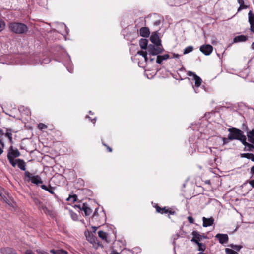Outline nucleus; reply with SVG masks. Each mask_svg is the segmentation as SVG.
Here are the masks:
<instances>
[{"instance_id":"nucleus-1","label":"nucleus","mask_w":254,"mask_h":254,"mask_svg":"<svg viewBox=\"0 0 254 254\" xmlns=\"http://www.w3.org/2000/svg\"><path fill=\"white\" fill-rule=\"evenodd\" d=\"M228 131L229 132V139L230 140H238L242 143L244 141L245 139H247V137L244 134L243 132L238 128L232 127L229 128Z\"/></svg>"},{"instance_id":"nucleus-2","label":"nucleus","mask_w":254,"mask_h":254,"mask_svg":"<svg viewBox=\"0 0 254 254\" xmlns=\"http://www.w3.org/2000/svg\"><path fill=\"white\" fill-rule=\"evenodd\" d=\"M9 27L12 32L16 34H22L26 33L28 31L27 26L22 23H11L9 24Z\"/></svg>"},{"instance_id":"nucleus-3","label":"nucleus","mask_w":254,"mask_h":254,"mask_svg":"<svg viewBox=\"0 0 254 254\" xmlns=\"http://www.w3.org/2000/svg\"><path fill=\"white\" fill-rule=\"evenodd\" d=\"M20 152L17 148L14 149L12 146L10 147L7 154V159L13 167H15L16 165L14 158L20 156Z\"/></svg>"},{"instance_id":"nucleus-4","label":"nucleus","mask_w":254,"mask_h":254,"mask_svg":"<svg viewBox=\"0 0 254 254\" xmlns=\"http://www.w3.org/2000/svg\"><path fill=\"white\" fill-rule=\"evenodd\" d=\"M24 179L28 182L31 181L33 184L36 185L43 183V181L39 175L33 176L29 171L25 172Z\"/></svg>"},{"instance_id":"nucleus-5","label":"nucleus","mask_w":254,"mask_h":254,"mask_svg":"<svg viewBox=\"0 0 254 254\" xmlns=\"http://www.w3.org/2000/svg\"><path fill=\"white\" fill-rule=\"evenodd\" d=\"M164 50L162 46H159L157 44H149L148 47L147 51L150 55H158L163 52Z\"/></svg>"},{"instance_id":"nucleus-6","label":"nucleus","mask_w":254,"mask_h":254,"mask_svg":"<svg viewBox=\"0 0 254 254\" xmlns=\"http://www.w3.org/2000/svg\"><path fill=\"white\" fill-rule=\"evenodd\" d=\"M200 51L205 55H209L213 51V47L209 44L203 45L200 47Z\"/></svg>"},{"instance_id":"nucleus-7","label":"nucleus","mask_w":254,"mask_h":254,"mask_svg":"<svg viewBox=\"0 0 254 254\" xmlns=\"http://www.w3.org/2000/svg\"><path fill=\"white\" fill-rule=\"evenodd\" d=\"M187 75L189 76H193L194 80H195V86L196 87H199L202 83V79L198 76L195 73L189 71L187 72Z\"/></svg>"},{"instance_id":"nucleus-8","label":"nucleus","mask_w":254,"mask_h":254,"mask_svg":"<svg viewBox=\"0 0 254 254\" xmlns=\"http://www.w3.org/2000/svg\"><path fill=\"white\" fill-rule=\"evenodd\" d=\"M192 235L193 237L191 239V241L195 243H197V242L201 241L202 238L204 239L207 238V236L201 235L198 232L195 231L192 232Z\"/></svg>"},{"instance_id":"nucleus-9","label":"nucleus","mask_w":254,"mask_h":254,"mask_svg":"<svg viewBox=\"0 0 254 254\" xmlns=\"http://www.w3.org/2000/svg\"><path fill=\"white\" fill-rule=\"evenodd\" d=\"M1 254H17L16 251L10 247H3L0 249Z\"/></svg>"},{"instance_id":"nucleus-10","label":"nucleus","mask_w":254,"mask_h":254,"mask_svg":"<svg viewBox=\"0 0 254 254\" xmlns=\"http://www.w3.org/2000/svg\"><path fill=\"white\" fill-rule=\"evenodd\" d=\"M215 237L218 239L219 243L221 244L227 243L228 241V236L227 234L218 233Z\"/></svg>"},{"instance_id":"nucleus-11","label":"nucleus","mask_w":254,"mask_h":254,"mask_svg":"<svg viewBox=\"0 0 254 254\" xmlns=\"http://www.w3.org/2000/svg\"><path fill=\"white\" fill-rule=\"evenodd\" d=\"M150 40L153 44H157L161 46V40L158 35L156 33L152 34L150 36Z\"/></svg>"},{"instance_id":"nucleus-12","label":"nucleus","mask_w":254,"mask_h":254,"mask_svg":"<svg viewBox=\"0 0 254 254\" xmlns=\"http://www.w3.org/2000/svg\"><path fill=\"white\" fill-rule=\"evenodd\" d=\"M203 220V226L204 227H206L208 226H210L213 225L214 223V219L212 217L207 218L205 217H203L202 218Z\"/></svg>"},{"instance_id":"nucleus-13","label":"nucleus","mask_w":254,"mask_h":254,"mask_svg":"<svg viewBox=\"0 0 254 254\" xmlns=\"http://www.w3.org/2000/svg\"><path fill=\"white\" fill-rule=\"evenodd\" d=\"M242 144L245 146L244 150L247 151H254V145L252 143H249L247 142V139H245Z\"/></svg>"},{"instance_id":"nucleus-14","label":"nucleus","mask_w":254,"mask_h":254,"mask_svg":"<svg viewBox=\"0 0 254 254\" xmlns=\"http://www.w3.org/2000/svg\"><path fill=\"white\" fill-rule=\"evenodd\" d=\"M16 165H17L18 168L21 170L25 171L26 170V164L25 162L21 159H15Z\"/></svg>"},{"instance_id":"nucleus-15","label":"nucleus","mask_w":254,"mask_h":254,"mask_svg":"<svg viewBox=\"0 0 254 254\" xmlns=\"http://www.w3.org/2000/svg\"><path fill=\"white\" fill-rule=\"evenodd\" d=\"M140 34L142 37H148L150 35V31L148 27H142L139 30Z\"/></svg>"},{"instance_id":"nucleus-16","label":"nucleus","mask_w":254,"mask_h":254,"mask_svg":"<svg viewBox=\"0 0 254 254\" xmlns=\"http://www.w3.org/2000/svg\"><path fill=\"white\" fill-rule=\"evenodd\" d=\"M247 137L248 141L254 144V129L247 132Z\"/></svg>"},{"instance_id":"nucleus-17","label":"nucleus","mask_w":254,"mask_h":254,"mask_svg":"<svg viewBox=\"0 0 254 254\" xmlns=\"http://www.w3.org/2000/svg\"><path fill=\"white\" fill-rule=\"evenodd\" d=\"M248 39V37L243 35L236 36L234 38V42H245Z\"/></svg>"},{"instance_id":"nucleus-18","label":"nucleus","mask_w":254,"mask_h":254,"mask_svg":"<svg viewBox=\"0 0 254 254\" xmlns=\"http://www.w3.org/2000/svg\"><path fill=\"white\" fill-rule=\"evenodd\" d=\"M148 40L146 39H141L139 41V45L142 49H148Z\"/></svg>"},{"instance_id":"nucleus-19","label":"nucleus","mask_w":254,"mask_h":254,"mask_svg":"<svg viewBox=\"0 0 254 254\" xmlns=\"http://www.w3.org/2000/svg\"><path fill=\"white\" fill-rule=\"evenodd\" d=\"M249 22L250 24V27L254 26V14L251 11H250L248 13Z\"/></svg>"},{"instance_id":"nucleus-20","label":"nucleus","mask_w":254,"mask_h":254,"mask_svg":"<svg viewBox=\"0 0 254 254\" xmlns=\"http://www.w3.org/2000/svg\"><path fill=\"white\" fill-rule=\"evenodd\" d=\"M50 252L53 254H68L67 251L60 249V250H50Z\"/></svg>"},{"instance_id":"nucleus-21","label":"nucleus","mask_w":254,"mask_h":254,"mask_svg":"<svg viewBox=\"0 0 254 254\" xmlns=\"http://www.w3.org/2000/svg\"><path fill=\"white\" fill-rule=\"evenodd\" d=\"M98 236L103 240L107 242V234L103 231H99L98 232Z\"/></svg>"},{"instance_id":"nucleus-22","label":"nucleus","mask_w":254,"mask_h":254,"mask_svg":"<svg viewBox=\"0 0 254 254\" xmlns=\"http://www.w3.org/2000/svg\"><path fill=\"white\" fill-rule=\"evenodd\" d=\"M155 208H156V210L157 212L158 213H161V214H163V213L166 214V213H168L169 212V209H166L165 207L164 208H161L159 206L156 205Z\"/></svg>"},{"instance_id":"nucleus-23","label":"nucleus","mask_w":254,"mask_h":254,"mask_svg":"<svg viewBox=\"0 0 254 254\" xmlns=\"http://www.w3.org/2000/svg\"><path fill=\"white\" fill-rule=\"evenodd\" d=\"M4 135L8 138L10 142L11 143H13L11 130L10 129H6Z\"/></svg>"},{"instance_id":"nucleus-24","label":"nucleus","mask_w":254,"mask_h":254,"mask_svg":"<svg viewBox=\"0 0 254 254\" xmlns=\"http://www.w3.org/2000/svg\"><path fill=\"white\" fill-rule=\"evenodd\" d=\"M195 243L197 244L198 246L199 251H204L205 250L206 246L205 245V244L201 243H199V242H197V243Z\"/></svg>"},{"instance_id":"nucleus-25","label":"nucleus","mask_w":254,"mask_h":254,"mask_svg":"<svg viewBox=\"0 0 254 254\" xmlns=\"http://www.w3.org/2000/svg\"><path fill=\"white\" fill-rule=\"evenodd\" d=\"M193 50V47L191 46L187 47L184 50L183 54H187L191 52Z\"/></svg>"},{"instance_id":"nucleus-26","label":"nucleus","mask_w":254,"mask_h":254,"mask_svg":"<svg viewBox=\"0 0 254 254\" xmlns=\"http://www.w3.org/2000/svg\"><path fill=\"white\" fill-rule=\"evenodd\" d=\"M137 54L142 55L144 58L145 62L147 61V52L146 51H139L137 52Z\"/></svg>"},{"instance_id":"nucleus-27","label":"nucleus","mask_w":254,"mask_h":254,"mask_svg":"<svg viewBox=\"0 0 254 254\" xmlns=\"http://www.w3.org/2000/svg\"><path fill=\"white\" fill-rule=\"evenodd\" d=\"M253 154L252 153H243L241 154V157L246 158L249 159H251L252 160V158H253Z\"/></svg>"},{"instance_id":"nucleus-28","label":"nucleus","mask_w":254,"mask_h":254,"mask_svg":"<svg viewBox=\"0 0 254 254\" xmlns=\"http://www.w3.org/2000/svg\"><path fill=\"white\" fill-rule=\"evenodd\" d=\"M225 252L226 254H239L235 251L229 248H226Z\"/></svg>"},{"instance_id":"nucleus-29","label":"nucleus","mask_w":254,"mask_h":254,"mask_svg":"<svg viewBox=\"0 0 254 254\" xmlns=\"http://www.w3.org/2000/svg\"><path fill=\"white\" fill-rule=\"evenodd\" d=\"M230 246L233 249L239 251L243 247L242 245H237L235 244H231Z\"/></svg>"},{"instance_id":"nucleus-30","label":"nucleus","mask_w":254,"mask_h":254,"mask_svg":"<svg viewBox=\"0 0 254 254\" xmlns=\"http://www.w3.org/2000/svg\"><path fill=\"white\" fill-rule=\"evenodd\" d=\"M5 27V23L3 20L0 19V32L2 31Z\"/></svg>"},{"instance_id":"nucleus-31","label":"nucleus","mask_w":254,"mask_h":254,"mask_svg":"<svg viewBox=\"0 0 254 254\" xmlns=\"http://www.w3.org/2000/svg\"><path fill=\"white\" fill-rule=\"evenodd\" d=\"M77 199V196L76 195H73L72 196H69V197L67 199V200L75 202L76 201Z\"/></svg>"},{"instance_id":"nucleus-32","label":"nucleus","mask_w":254,"mask_h":254,"mask_svg":"<svg viewBox=\"0 0 254 254\" xmlns=\"http://www.w3.org/2000/svg\"><path fill=\"white\" fill-rule=\"evenodd\" d=\"M84 212L85 216H89L91 214L92 210L91 208L87 207Z\"/></svg>"},{"instance_id":"nucleus-33","label":"nucleus","mask_w":254,"mask_h":254,"mask_svg":"<svg viewBox=\"0 0 254 254\" xmlns=\"http://www.w3.org/2000/svg\"><path fill=\"white\" fill-rule=\"evenodd\" d=\"M34 202L35 204L38 207H40L41 205L42 204V203L37 198L34 199Z\"/></svg>"},{"instance_id":"nucleus-34","label":"nucleus","mask_w":254,"mask_h":254,"mask_svg":"<svg viewBox=\"0 0 254 254\" xmlns=\"http://www.w3.org/2000/svg\"><path fill=\"white\" fill-rule=\"evenodd\" d=\"M38 127L39 129L42 130V129L47 128V127L46 125H45L43 123H40L38 125Z\"/></svg>"},{"instance_id":"nucleus-35","label":"nucleus","mask_w":254,"mask_h":254,"mask_svg":"<svg viewBox=\"0 0 254 254\" xmlns=\"http://www.w3.org/2000/svg\"><path fill=\"white\" fill-rule=\"evenodd\" d=\"M160 57L162 58V60H165L170 58V56L169 54H166L163 55H159Z\"/></svg>"},{"instance_id":"nucleus-36","label":"nucleus","mask_w":254,"mask_h":254,"mask_svg":"<svg viewBox=\"0 0 254 254\" xmlns=\"http://www.w3.org/2000/svg\"><path fill=\"white\" fill-rule=\"evenodd\" d=\"M38 208L39 209L43 210L45 213L48 211L47 207L43 203L41 205V207Z\"/></svg>"},{"instance_id":"nucleus-37","label":"nucleus","mask_w":254,"mask_h":254,"mask_svg":"<svg viewBox=\"0 0 254 254\" xmlns=\"http://www.w3.org/2000/svg\"><path fill=\"white\" fill-rule=\"evenodd\" d=\"M54 188L50 186L48 188V190H47V191L50 192L52 194H55L54 191H53Z\"/></svg>"},{"instance_id":"nucleus-38","label":"nucleus","mask_w":254,"mask_h":254,"mask_svg":"<svg viewBox=\"0 0 254 254\" xmlns=\"http://www.w3.org/2000/svg\"><path fill=\"white\" fill-rule=\"evenodd\" d=\"M229 140H230V139H229V135H228L227 138H223V144L225 145L227 144L229 142Z\"/></svg>"},{"instance_id":"nucleus-39","label":"nucleus","mask_w":254,"mask_h":254,"mask_svg":"<svg viewBox=\"0 0 254 254\" xmlns=\"http://www.w3.org/2000/svg\"><path fill=\"white\" fill-rule=\"evenodd\" d=\"M163 60L160 57L159 55H158L156 59V63L158 64H161Z\"/></svg>"},{"instance_id":"nucleus-40","label":"nucleus","mask_w":254,"mask_h":254,"mask_svg":"<svg viewBox=\"0 0 254 254\" xmlns=\"http://www.w3.org/2000/svg\"><path fill=\"white\" fill-rule=\"evenodd\" d=\"M188 220L189 222L191 224H193L194 223V220L191 216L188 217Z\"/></svg>"},{"instance_id":"nucleus-41","label":"nucleus","mask_w":254,"mask_h":254,"mask_svg":"<svg viewBox=\"0 0 254 254\" xmlns=\"http://www.w3.org/2000/svg\"><path fill=\"white\" fill-rule=\"evenodd\" d=\"M37 252L39 254H50L49 253H48L47 252H45L44 251H42V250H37Z\"/></svg>"},{"instance_id":"nucleus-42","label":"nucleus","mask_w":254,"mask_h":254,"mask_svg":"<svg viewBox=\"0 0 254 254\" xmlns=\"http://www.w3.org/2000/svg\"><path fill=\"white\" fill-rule=\"evenodd\" d=\"M250 173L251 174V178L254 176V165L251 168Z\"/></svg>"},{"instance_id":"nucleus-43","label":"nucleus","mask_w":254,"mask_h":254,"mask_svg":"<svg viewBox=\"0 0 254 254\" xmlns=\"http://www.w3.org/2000/svg\"><path fill=\"white\" fill-rule=\"evenodd\" d=\"M87 205L85 203H83L81 205L80 210L84 211L85 209L87 208Z\"/></svg>"},{"instance_id":"nucleus-44","label":"nucleus","mask_w":254,"mask_h":254,"mask_svg":"<svg viewBox=\"0 0 254 254\" xmlns=\"http://www.w3.org/2000/svg\"><path fill=\"white\" fill-rule=\"evenodd\" d=\"M102 144L104 146H105L107 147V149L108 150L109 152H111L112 151V149L110 147L108 146L107 144H105L104 142H102Z\"/></svg>"},{"instance_id":"nucleus-45","label":"nucleus","mask_w":254,"mask_h":254,"mask_svg":"<svg viewBox=\"0 0 254 254\" xmlns=\"http://www.w3.org/2000/svg\"><path fill=\"white\" fill-rule=\"evenodd\" d=\"M247 7H248V6H246V5H243V6H240V7L238 9V12L241 11L243 9H246Z\"/></svg>"},{"instance_id":"nucleus-46","label":"nucleus","mask_w":254,"mask_h":254,"mask_svg":"<svg viewBox=\"0 0 254 254\" xmlns=\"http://www.w3.org/2000/svg\"><path fill=\"white\" fill-rule=\"evenodd\" d=\"M0 144L2 147H4V143L3 141V139L1 136H0Z\"/></svg>"},{"instance_id":"nucleus-47","label":"nucleus","mask_w":254,"mask_h":254,"mask_svg":"<svg viewBox=\"0 0 254 254\" xmlns=\"http://www.w3.org/2000/svg\"><path fill=\"white\" fill-rule=\"evenodd\" d=\"M238 2L240 4V6H243L244 5V2L243 0H238Z\"/></svg>"},{"instance_id":"nucleus-48","label":"nucleus","mask_w":254,"mask_h":254,"mask_svg":"<svg viewBox=\"0 0 254 254\" xmlns=\"http://www.w3.org/2000/svg\"><path fill=\"white\" fill-rule=\"evenodd\" d=\"M25 254H35L31 250H27L25 252Z\"/></svg>"},{"instance_id":"nucleus-49","label":"nucleus","mask_w":254,"mask_h":254,"mask_svg":"<svg viewBox=\"0 0 254 254\" xmlns=\"http://www.w3.org/2000/svg\"><path fill=\"white\" fill-rule=\"evenodd\" d=\"M41 187L42 189L44 190H48V187H47V186L45 185H42L41 186Z\"/></svg>"},{"instance_id":"nucleus-50","label":"nucleus","mask_w":254,"mask_h":254,"mask_svg":"<svg viewBox=\"0 0 254 254\" xmlns=\"http://www.w3.org/2000/svg\"><path fill=\"white\" fill-rule=\"evenodd\" d=\"M249 184L251 185L252 188H254V180L250 181Z\"/></svg>"},{"instance_id":"nucleus-51","label":"nucleus","mask_w":254,"mask_h":254,"mask_svg":"<svg viewBox=\"0 0 254 254\" xmlns=\"http://www.w3.org/2000/svg\"><path fill=\"white\" fill-rule=\"evenodd\" d=\"M2 146L0 147V156L3 153V149Z\"/></svg>"},{"instance_id":"nucleus-52","label":"nucleus","mask_w":254,"mask_h":254,"mask_svg":"<svg viewBox=\"0 0 254 254\" xmlns=\"http://www.w3.org/2000/svg\"><path fill=\"white\" fill-rule=\"evenodd\" d=\"M168 213H169L171 215H173L175 213V212L174 211H171V210H169V212Z\"/></svg>"},{"instance_id":"nucleus-53","label":"nucleus","mask_w":254,"mask_h":254,"mask_svg":"<svg viewBox=\"0 0 254 254\" xmlns=\"http://www.w3.org/2000/svg\"><path fill=\"white\" fill-rule=\"evenodd\" d=\"M0 134L1 135H4L5 132H4V131H3V130H2V129H0Z\"/></svg>"},{"instance_id":"nucleus-54","label":"nucleus","mask_w":254,"mask_h":254,"mask_svg":"<svg viewBox=\"0 0 254 254\" xmlns=\"http://www.w3.org/2000/svg\"><path fill=\"white\" fill-rule=\"evenodd\" d=\"M72 217V219L73 220H76V215L75 214H74L73 215H71Z\"/></svg>"},{"instance_id":"nucleus-55","label":"nucleus","mask_w":254,"mask_h":254,"mask_svg":"<svg viewBox=\"0 0 254 254\" xmlns=\"http://www.w3.org/2000/svg\"><path fill=\"white\" fill-rule=\"evenodd\" d=\"M179 56H180V55H178V54H173V57L174 58H179Z\"/></svg>"},{"instance_id":"nucleus-56","label":"nucleus","mask_w":254,"mask_h":254,"mask_svg":"<svg viewBox=\"0 0 254 254\" xmlns=\"http://www.w3.org/2000/svg\"><path fill=\"white\" fill-rule=\"evenodd\" d=\"M81 205H80V204L75 205V207L78 208L80 210V208H81Z\"/></svg>"},{"instance_id":"nucleus-57","label":"nucleus","mask_w":254,"mask_h":254,"mask_svg":"<svg viewBox=\"0 0 254 254\" xmlns=\"http://www.w3.org/2000/svg\"><path fill=\"white\" fill-rule=\"evenodd\" d=\"M110 254H119V253L116 252L115 251H113L112 253Z\"/></svg>"},{"instance_id":"nucleus-58","label":"nucleus","mask_w":254,"mask_h":254,"mask_svg":"<svg viewBox=\"0 0 254 254\" xmlns=\"http://www.w3.org/2000/svg\"><path fill=\"white\" fill-rule=\"evenodd\" d=\"M250 30L254 33V26L250 27Z\"/></svg>"},{"instance_id":"nucleus-59","label":"nucleus","mask_w":254,"mask_h":254,"mask_svg":"<svg viewBox=\"0 0 254 254\" xmlns=\"http://www.w3.org/2000/svg\"><path fill=\"white\" fill-rule=\"evenodd\" d=\"M251 48L252 49L254 50V42H253L251 45Z\"/></svg>"},{"instance_id":"nucleus-60","label":"nucleus","mask_w":254,"mask_h":254,"mask_svg":"<svg viewBox=\"0 0 254 254\" xmlns=\"http://www.w3.org/2000/svg\"><path fill=\"white\" fill-rule=\"evenodd\" d=\"M252 157L253 158H252V161L254 162V154H253V156Z\"/></svg>"},{"instance_id":"nucleus-61","label":"nucleus","mask_w":254,"mask_h":254,"mask_svg":"<svg viewBox=\"0 0 254 254\" xmlns=\"http://www.w3.org/2000/svg\"><path fill=\"white\" fill-rule=\"evenodd\" d=\"M153 60H154V59L150 58V61H153Z\"/></svg>"},{"instance_id":"nucleus-62","label":"nucleus","mask_w":254,"mask_h":254,"mask_svg":"<svg viewBox=\"0 0 254 254\" xmlns=\"http://www.w3.org/2000/svg\"><path fill=\"white\" fill-rule=\"evenodd\" d=\"M158 23H160V22H156V24H157Z\"/></svg>"},{"instance_id":"nucleus-63","label":"nucleus","mask_w":254,"mask_h":254,"mask_svg":"<svg viewBox=\"0 0 254 254\" xmlns=\"http://www.w3.org/2000/svg\"><path fill=\"white\" fill-rule=\"evenodd\" d=\"M158 23H160V22H156V24H157Z\"/></svg>"},{"instance_id":"nucleus-64","label":"nucleus","mask_w":254,"mask_h":254,"mask_svg":"<svg viewBox=\"0 0 254 254\" xmlns=\"http://www.w3.org/2000/svg\"><path fill=\"white\" fill-rule=\"evenodd\" d=\"M158 23H160V22H156V24H157Z\"/></svg>"}]
</instances>
